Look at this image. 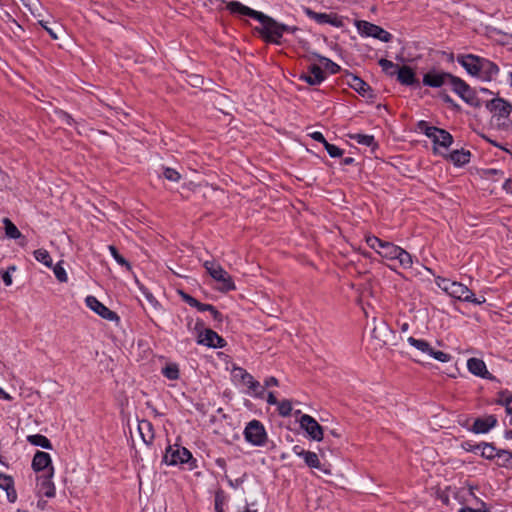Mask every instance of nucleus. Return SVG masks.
Returning <instances> with one entry per match:
<instances>
[{"label": "nucleus", "instance_id": "nucleus-31", "mask_svg": "<svg viewBox=\"0 0 512 512\" xmlns=\"http://www.w3.org/2000/svg\"><path fill=\"white\" fill-rule=\"evenodd\" d=\"M312 58L318 59L321 63L324 64L325 68L329 70L331 74H336L340 71V66L336 63H334L329 58H326L324 56H321L320 54L316 52H312L310 56H308V59L311 60Z\"/></svg>", "mask_w": 512, "mask_h": 512}, {"label": "nucleus", "instance_id": "nucleus-54", "mask_svg": "<svg viewBox=\"0 0 512 512\" xmlns=\"http://www.w3.org/2000/svg\"><path fill=\"white\" fill-rule=\"evenodd\" d=\"M311 138L317 142H320L322 143L323 145H325V142H327V140L325 139V137L323 136V134L319 131H315L313 133L310 134Z\"/></svg>", "mask_w": 512, "mask_h": 512}, {"label": "nucleus", "instance_id": "nucleus-45", "mask_svg": "<svg viewBox=\"0 0 512 512\" xmlns=\"http://www.w3.org/2000/svg\"><path fill=\"white\" fill-rule=\"evenodd\" d=\"M55 277L59 282L65 283L68 281L67 273L62 266V261L58 262L53 268Z\"/></svg>", "mask_w": 512, "mask_h": 512}, {"label": "nucleus", "instance_id": "nucleus-50", "mask_svg": "<svg viewBox=\"0 0 512 512\" xmlns=\"http://www.w3.org/2000/svg\"><path fill=\"white\" fill-rule=\"evenodd\" d=\"M164 177L173 182H178L181 178L180 173L172 168H165L164 170Z\"/></svg>", "mask_w": 512, "mask_h": 512}, {"label": "nucleus", "instance_id": "nucleus-4", "mask_svg": "<svg viewBox=\"0 0 512 512\" xmlns=\"http://www.w3.org/2000/svg\"><path fill=\"white\" fill-rule=\"evenodd\" d=\"M247 442L254 446H263L267 441V434L263 424L258 420L250 421L244 430Z\"/></svg>", "mask_w": 512, "mask_h": 512}, {"label": "nucleus", "instance_id": "nucleus-19", "mask_svg": "<svg viewBox=\"0 0 512 512\" xmlns=\"http://www.w3.org/2000/svg\"><path fill=\"white\" fill-rule=\"evenodd\" d=\"M497 423L498 420L495 415H487L482 418L479 417L474 420L470 430L475 434H485L494 428Z\"/></svg>", "mask_w": 512, "mask_h": 512}, {"label": "nucleus", "instance_id": "nucleus-13", "mask_svg": "<svg viewBox=\"0 0 512 512\" xmlns=\"http://www.w3.org/2000/svg\"><path fill=\"white\" fill-rule=\"evenodd\" d=\"M85 302L91 310L96 312L103 319H106L109 321H116V322L119 321V316L117 315V313L110 310L108 307H106L96 297L87 296L85 299Z\"/></svg>", "mask_w": 512, "mask_h": 512}, {"label": "nucleus", "instance_id": "nucleus-29", "mask_svg": "<svg viewBox=\"0 0 512 512\" xmlns=\"http://www.w3.org/2000/svg\"><path fill=\"white\" fill-rule=\"evenodd\" d=\"M471 153L467 150H454L449 154V159L457 166L465 165L470 161Z\"/></svg>", "mask_w": 512, "mask_h": 512}, {"label": "nucleus", "instance_id": "nucleus-1", "mask_svg": "<svg viewBox=\"0 0 512 512\" xmlns=\"http://www.w3.org/2000/svg\"><path fill=\"white\" fill-rule=\"evenodd\" d=\"M226 3V9L233 15L248 16L261 23V27H256L255 31L260 34L263 40L267 43L280 44V39L284 32L294 33L298 30L297 27H291L282 23H278L272 17L251 9L239 1L221 0Z\"/></svg>", "mask_w": 512, "mask_h": 512}, {"label": "nucleus", "instance_id": "nucleus-52", "mask_svg": "<svg viewBox=\"0 0 512 512\" xmlns=\"http://www.w3.org/2000/svg\"><path fill=\"white\" fill-rule=\"evenodd\" d=\"M441 98L447 104H449L453 109L459 110L460 106L454 102V100L446 93H441Z\"/></svg>", "mask_w": 512, "mask_h": 512}, {"label": "nucleus", "instance_id": "nucleus-42", "mask_svg": "<svg viewBox=\"0 0 512 512\" xmlns=\"http://www.w3.org/2000/svg\"><path fill=\"white\" fill-rule=\"evenodd\" d=\"M109 251L119 265L126 267L127 270H131L130 263L118 252L115 246L110 245Z\"/></svg>", "mask_w": 512, "mask_h": 512}, {"label": "nucleus", "instance_id": "nucleus-6", "mask_svg": "<svg viewBox=\"0 0 512 512\" xmlns=\"http://www.w3.org/2000/svg\"><path fill=\"white\" fill-rule=\"evenodd\" d=\"M357 28L361 35L373 37L382 42H389L392 39V35L389 32H387L380 26L370 23L368 21H358Z\"/></svg>", "mask_w": 512, "mask_h": 512}, {"label": "nucleus", "instance_id": "nucleus-59", "mask_svg": "<svg viewBox=\"0 0 512 512\" xmlns=\"http://www.w3.org/2000/svg\"><path fill=\"white\" fill-rule=\"evenodd\" d=\"M222 505H223V501L220 498V496L217 494L215 497V511L216 512H224Z\"/></svg>", "mask_w": 512, "mask_h": 512}, {"label": "nucleus", "instance_id": "nucleus-22", "mask_svg": "<svg viewBox=\"0 0 512 512\" xmlns=\"http://www.w3.org/2000/svg\"><path fill=\"white\" fill-rule=\"evenodd\" d=\"M498 73L499 68L494 62L483 57L481 58L479 77L485 81H492L495 79Z\"/></svg>", "mask_w": 512, "mask_h": 512}, {"label": "nucleus", "instance_id": "nucleus-15", "mask_svg": "<svg viewBox=\"0 0 512 512\" xmlns=\"http://www.w3.org/2000/svg\"><path fill=\"white\" fill-rule=\"evenodd\" d=\"M347 84L362 97L367 99H373L375 97L370 85L356 75H347Z\"/></svg>", "mask_w": 512, "mask_h": 512}, {"label": "nucleus", "instance_id": "nucleus-62", "mask_svg": "<svg viewBox=\"0 0 512 512\" xmlns=\"http://www.w3.org/2000/svg\"><path fill=\"white\" fill-rule=\"evenodd\" d=\"M267 403L270 404V405H277L279 403V401L277 400V398L275 397L273 392H269L268 393V395H267Z\"/></svg>", "mask_w": 512, "mask_h": 512}, {"label": "nucleus", "instance_id": "nucleus-47", "mask_svg": "<svg viewBox=\"0 0 512 512\" xmlns=\"http://www.w3.org/2000/svg\"><path fill=\"white\" fill-rule=\"evenodd\" d=\"M249 390L253 393L255 397L263 398L265 394V387L261 386V384L254 380L251 382V385H248Z\"/></svg>", "mask_w": 512, "mask_h": 512}, {"label": "nucleus", "instance_id": "nucleus-37", "mask_svg": "<svg viewBox=\"0 0 512 512\" xmlns=\"http://www.w3.org/2000/svg\"><path fill=\"white\" fill-rule=\"evenodd\" d=\"M396 259L399 261L400 265L407 269V268H411L412 267V264H413V260H412V256L410 253H408L406 250H404L403 248H399L398 252H397V257Z\"/></svg>", "mask_w": 512, "mask_h": 512}, {"label": "nucleus", "instance_id": "nucleus-60", "mask_svg": "<svg viewBox=\"0 0 512 512\" xmlns=\"http://www.w3.org/2000/svg\"><path fill=\"white\" fill-rule=\"evenodd\" d=\"M209 312L211 313L214 320H216L218 322L223 321V315L214 306H213V310H210Z\"/></svg>", "mask_w": 512, "mask_h": 512}, {"label": "nucleus", "instance_id": "nucleus-8", "mask_svg": "<svg viewBox=\"0 0 512 512\" xmlns=\"http://www.w3.org/2000/svg\"><path fill=\"white\" fill-rule=\"evenodd\" d=\"M407 341L410 345L415 347L417 350L429 355L430 357H432L440 362L446 363V362H449L452 358L450 354H447L443 351L434 350L431 347V345L425 340L416 339L414 337H409L407 339Z\"/></svg>", "mask_w": 512, "mask_h": 512}, {"label": "nucleus", "instance_id": "nucleus-40", "mask_svg": "<svg viewBox=\"0 0 512 512\" xmlns=\"http://www.w3.org/2000/svg\"><path fill=\"white\" fill-rule=\"evenodd\" d=\"M34 257L37 261L43 263L47 267H52V258L46 249H37L34 251Z\"/></svg>", "mask_w": 512, "mask_h": 512}, {"label": "nucleus", "instance_id": "nucleus-63", "mask_svg": "<svg viewBox=\"0 0 512 512\" xmlns=\"http://www.w3.org/2000/svg\"><path fill=\"white\" fill-rule=\"evenodd\" d=\"M146 297L148 299V301L150 302V304L154 307V308H157V306L159 305L158 301L155 299V297L151 294V293H147L146 294Z\"/></svg>", "mask_w": 512, "mask_h": 512}, {"label": "nucleus", "instance_id": "nucleus-23", "mask_svg": "<svg viewBox=\"0 0 512 512\" xmlns=\"http://www.w3.org/2000/svg\"><path fill=\"white\" fill-rule=\"evenodd\" d=\"M430 139L434 144V151L437 150L436 146H440L447 149L453 143L452 135L448 131L438 127H436L434 136H432Z\"/></svg>", "mask_w": 512, "mask_h": 512}, {"label": "nucleus", "instance_id": "nucleus-55", "mask_svg": "<svg viewBox=\"0 0 512 512\" xmlns=\"http://www.w3.org/2000/svg\"><path fill=\"white\" fill-rule=\"evenodd\" d=\"M243 374V379L241 380L244 385L248 387V385H251V382H253L255 379L253 376L248 373L247 371L241 372Z\"/></svg>", "mask_w": 512, "mask_h": 512}, {"label": "nucleus", "instance_id": "nucleus-14", "mask_svg": "<svg viewBox=\"0 0 512 512\" xmlns=\"http://www.w3.org/2000/svg\"><path fill=\"white\" fill-rule=\"evenodd\" d=\"M307 70V73L299 75V80L305 81L310 86L319 85L326 79L323 69L317 64L309 65Z\"/></svg>", "mask_w": 512, "mask_h": 512}, {"label": "nucleus", "instance_id": "nucleus-58", "mask_svg": "<svg viewBox=\"0 0 512 512\" xmlns=\"http://www.w3.org/2000/svg\"><path fill=\"white\" fill-rule=\"evenodd\" d=\"M462 447L466 450V451H474L475 449H480L481 448V443L478 444V445H472L469 441H466L462 444Z\"/></svg>", "mask_w": 512, "mask_h": 512}, {"label": "nucleus", "instance_id": "nucleus-46", "mask_svg": "<svg viewBox=\"0 0 512 512\" xmlns=\"http://www.w3.org/2000/svg\"><path fill=\"white\" fill-rule=\"evenodd\" d=\"M418 129L423 132L428 138H431L434 136V133L436 131L435 126H430L426 121L421 120L417 124Z\"/></svg>", "mask_w": 512, "mask_h": 512}, {"label": "nucleus", "instance_id": "nucleus-27", "mask_svg": "<svg viewBox=\"0 0 512 512\" xmlns=\"http://www.w3.org/2000/svg\"><path fill=\"white\" fill-rule=\"evenodd\" d=\"M0 488L6 491L7 498L11 503L16 501L17 494L14 489V480L11 476L0 474Z\"/></svg>", "mask_w": 512, "mask_h": 512}, {"label": "nucleus", "instance_id": "nucleus-32", "mask_svg": "<svg viewBox=\"0 0 512 512\" xmlns=\"http://www.w3.org/2000/svg\"><path fill=\"white\" fill-rule=\"evenodd\" d=\"M496 403L505 407L507 414L512 415V393L508 390H503L498 393Z\"/></svg>", "mask_w": 512, "mask_h": 512}, {"label": "nucleus", "instance_id": "nucleus-11", "mask_svg": "<svg viewBox=\"0 0 512 512\" xmlns=\"http://www.w3.org/2000/svg\"><path fill=\"white\" fill-rule=\"evenodd\" d=\"M455 76L448 72L437 71L435 69L428 71L423 76V84L432 88L442 87L444 84L452 83Z\"/></svg>", "mask_w": 512, "mask_h": 512}, {"label": "nucleus", "instance_id": "nucleus-28", "mask_svg": "<svg viewBox=\"0 0 512 512\" xmlns=\"http://www.w3.org/2000/svg\"><path fill=\"white\" fill-rule=\"evenodd\" d=\"M138 431L141 435L143 442L146 445H149L153 442L154 431H153V426L150 421L140 420L138 423Z\"/></svg>", "mask_w": 512, "mask_h": 512}, {"label": "nucleus", "instance_id": "nucleus-3", "mask_svg": "<svg viewBox=\"0 0 512 512\" xmlns=\"http://www.w3.org/2000/svg\"><path fill=\"white\" fill-rule=\"evenodd\" d=\"M452 90L467 104L475 108L482 106L481 100L477 97L476 92L464 80L455 76L452 78Z\"/></svg>", "mask_w": 512, "mask_h": 512}, {"label": "nucleus", "instance_id": "nucleus-26", "mask_svg": "<svg viewBox=\"0 0 512 512\" xmlns=\"http://www.w3.org/2000/svg\"><path fill=\"white\" fill-rule=\"evenodd\" d=\"M306 14L317 21L319 24H332L333 26L339 27L342 25L341 20L337 18V16H332L326 13H317L312 11L311 9H306Z\"/></svg>", "mask_w": 512, "mask_h": 512}, {"label": "nucleus", "instance_id": "nucleus-2", "mask_svg": "<svg viewBox=\"0 0 512 512\" xmlns=\"http://www.w3.org/2000/svg\"><path fill=\"white\" fill-rule=\"evenodd\" d=\"M204 267L207 270L208 274L218 283L220 286L218 289L221 292H228L235 290V284L232 280V277L225 271L222 266L215 261H205Z\"/></svg>", "mask_w": 512, "mask_h": 512}, {"label": "nucleus", "instance_id": "nucleus-21", "mask_svg": "<svg viewBox=\"0 0 512 512\" xmlns=\"http://www.w3.org/2000/svg\"><path fill=\"white\" fill-rule=\"evenodd\" d=\"M53 474L54 468L50 467L47 475H43L38 478V480L40 481L39 491L48 498H52L55 496V486L52 482Z\"/></svg>", "mask_w": 512, "mask_h": 512}, {"label": "nucleus", "instance_id": "nucleus-43", "mask_svg": "<svg viewBox=\"0 0 512 512\" xmlns=\"http://www.w3.org/2000/svg\"><path fill=\"white\" fill-rule=\"evenodd\" d=\"M163 375L170 379L176 380L179 378V368L176 364H169L165 366L162 370Z\"/></svg>", "mask_w": 512, "mask_h": 512}, {"label": "nucleus", "instance_id": "nucleus-24", "mask_svg": "<svg viewBox=\"0 0 512 512\" xmlns=\"http://www.w3.org/2000/svg\"><path fill=\"white\" fill-rule=\"evenodd\" d=\"M50 467H52L50 455L46 452L37 451L32 460L33 470L36 472H39V471H43L47 468L49 470Z\"/></svg>", "mask_w": 512, "mask_h": 512}, {"label": "nucleus", "instance_id": "nucleus-51", "mask_svg": "<svg viewBox=\"0 0 512 512\" xmlns=\"http://www.w3.org/2000/svg\"><path fill=\"white\" fill-rule=\"evenodd\" d=\"M178 294L180 295L182 300L184 302H186L188 305H190L191 307H195L196 306L197 301H198L197 299H195L194 297H192L188 293L184 292L183 290H178Z\"/></svg>", "mask_w": 512, "mask_h": 512}, {"label": "nucleus", "instance_id": "nucleus-33", "mask_svg": "<svg viewBox=\"0 0 512 512\" xmlns=\"http://www.w3.org/2000/svg\"><path fill=\"white\" fill-rule=\"evenodd\" d=\"M27 441L34 446H39L48 450L53 449L50 440L46 436L41 434L29 435L27 436Z\"/></svg>", "mask_w": 512, "mask_h": 512}, {"label": "nucleus", "instance_id": "nucleus-38", "mask_svg": "<svg viewBox=\"0 0 512 512\" xmlns=\"http://www.w3.org/2000/svg\"><path fill=\"white\" fill-rule=\"evenodd\" d=\"M349 137L353 140H355L358 144L365 145V146H377L375 143L374 136L372 135H365V134H349Z\"/></svg>", "mask_w": 512, "mask_h": 512}, {"label": "nucleus", "instance_id": "nucleus-57", "mask_svg": "<svg viewBox=\"0 0 512 512\" xmlns=\"http://www.w3.org/2000/svg\"><path fill=\"white\" fill-rule=\"evenodd\" d=\"M59 117L68 125H71L73 122V118L64 111L59 112Z\"/></svg>", "mask_w": 512, "mask_h": 512}, {"label": "nucleus", "instance_id": "nucleus-56", "mask_svg": "<svg viewBox=\"0 0 512 512\" xmlns=\"http://www.w3.org/2000/svg\"><path fill=\"white\" fill-rule=\"evenodd\" d=\"M195 308L199 311H210V310H213V305L205 304V303H201V302L197 301Z\"/></svg>", "mask_w": 512, "mask_h": 512}, {"label": "nucleus", "instance_id": "nucleus-17", "mask_svg": "<svg viewBox=\"0 0 512 512\" xmlns=\"http://www.w3.org/2000/svg\"><path fill=\"white\" fill-rule=\"evenodd\" d=\"M199 344L212 348H223L225 340L212 329H205L204 333L198 335Z\"/></svg>", "mask_w": 512, "mask_h": 512}, {"label": "nucleus", "instance_id": "nucleus-61", "mask_svg": "<svg viewBox=\"0 0 512 512\" xmlns=\"http://www.w3.org/2000/svg\"><path fill=\"white\" fill-rule=\"evenodd\" d=\"M265 387H271V386H278L279 382L278 379L275 377H269L265 380Z\"/></svg>", "mask_w": 512, "mask_h": 512}, {"label": "nucleus", "instance_id": "nucleus-35", "mask_svg": "<svg viewBox=\"0 0 512 512\" xmlns=\"http://www.w3.org/2000/svg\"><path fill=\"white\" fill-rule=\"evenodd\" d=\"M3 224L5 227V234L7 237L11 239H19L22 236L19 229L14 225V223L9 218H4Z\"/></svg>", "mask_w": 512, "mask_h": 512}, {"label": "nucleus", "instance_id": "nucleus-20", "mask_svg": "<svg viewBox=\"0 0 512 512\" xmlns=\"http://www.w3.org/2000/svg\"><path fill=\"white\" fill-rule=\"evenodd\" d=\"M397 81L404 86H419L414 70L407 65H403L398 69Z\"/></svg>", "mask_w": 512, "mask_h": 512}, {"label": "nucleus", "instance_id": "nucleus-9", "mask_svg": "<svg viewBox=\"0 0 512 512\" xmlns=\"http://www.w3.org/2000/svg\"><path fill=\"white\" fill-rule=\"evenodd\" d=\"M190 459H192L191 452L185 447L180 446H177L175 449L169 446L163 456V462L167 465L184 464Z\"/></svg>", "mask_w": 512, "mask_h": 512}, {"label": "nucleus", "instance_id": "nucleus-44", "mask_svg": "<svg viewBox=\"0 0 512 512\" xmlns=\"http://www.w3.org/2000/svg\"><path fill=\"white\" fill-rule=\"evenodd\" d=\"M39 23L49 33V35L53 39H58L57 32H61L62 31V28L59 25H56L54 23V27H52V26L49 25L50 24L49 21H44V20L39 21Z\"/></svg>", "mask_w": 512, "mask_h": 512}, {"label": "nucleus", "instance_id": "nucleus-18", "mask_svg": "<svg viewBox=\"0 0 512 512\" xmlns=\"http://www.w3.org/2000/svg\"><path fill=\"white\" fill-rule=\"evenodd\" d=\"M467 368L469 372L475 376L488 380H495V377L487 370L485 362L480 358H469L467 361Z\"/></svg>", "mask_w": 512, "mask_h": 512}, {"label": "nucleus", "instance_id": "nucleus-30", "mask_svg": "<svg viewBox=\"0 0 512 512\" xmlns=\"http://www.w3.org/2000/svg\"><path fill=\"white\" fill-rule=\"evenodd\" d=\"M399 248V246L391 242L383 241L380 249L378 250V254L384 258L394 260L397 257V252Z\"/></svg>", "mask_w": 512, "mask_h": 512}, {"label": "nucleus", "instance_id": "nucleus-48", "mask_svg": "<svg viewBox=\"0 0 512 512\" xmlns=\"http://www.w3.org/2000/svg\"><path fill=\"white\" fill-rule=\"evenodd\" d=\"M324 147H325L327 153L332 158L341 157L343 155V150L340 149L339 147H337L334 144H330L329 142H325Z\"/></svg>", "mask_w": 512, "mask_h": 512}, {"label": "nucleus", "instance_id": "nucleus-64", "mask_svg": "<svg viewBox=\"0 0 512 512\" xmlns=\"http://www.w3.org/2000/svg\"><path fill=\"white\" fill-rule=\"evenodd\" d=\"M459 512H490V511L488 509H484L483 511H481V510H476V509H473L470 507H463L459 510Z\"/></svg>", "mask_w": 512, "mask_h": 512}, {"label": "nucleus", "instance_id": "nucleus-5", "mask_svg": "<svg viewBox=\"0 0 512 512\" xmlns=\"http://www.w3.org/2000/svg\"><path fill=\"white\" fill-rule=\"evenodd\" d=\"M372 326L371 338L374 341L376 348H382L387 344L389 338L393 334V331L384 320L377 319L375 317L372 319Z\"/></svg>", "mask_w": 512, "mask_h": 512}, {"label": "nucleus", "instance_id": "nucleus-34", "mask_svg": "<svg viewBox=\"0 0 512 512\" xmlns=\"http://www.w3.org/2000/svg\"><path fill=\"white\" fill-rule=\"evenodd\" d=\"M496 458V464L499 467L512 469V452L504 449H499Z\"/></svg>", "mask_w": 512, "mask_h": 512}, {"label": "nucleus", "instance_id": "nucleus-16", "mask_svg": "<svg viewBox=\"0 0 512 512\" xmlns=\"http://www.w3.org/2000/svg\"><path fill=\"white\" fill-rule=\"evenodd\" d=\"M481 58L473 54H467L459 55L457 61L470 75L479 76Z\"/></svg>", "mask_w": 512, "mask_h": 512}, {"label": "nucleus", "instance_id": "nucleus-10", "mask_svg": "<svg viewBox=\"0 0 512 512\" xmlns=\"http://www.w3.org/2000/svg\"><path fill=\"white\" fill-rule=\"evenodd\" d=\"M486 109L493 114V117L508 118L512 112V104L507 100L496 97L485 103Z\"/></svg>", "mask_w": 512, "mask_h": 512}, {"label": "nucleus", "instance_id": "nucleus-39", "mask_svg": "<svg viewBox=\"0 0 512 512\" xmlns=\"http://www.w3.org/2000/svg\"><path fill=\"white\" fill-rule=\"evenodd\" d=\"M481 448H482V453H481L482 457L489 459V460L497 458L496 454H498V449H496V447L493 444L483 442V443H481Z\"/></svg>", "mask_w": 512, "mask_h": 512}, {"label": "nucleus", "instance_id": "nucleus-7", "mask_svg": "<svg viewBox=\"0 0 512 512\" xmlns=\"http://www.w3.org/2000/svg\"><path fill=\"white\" fill-rule=\"evenodd\" d=\"M445 291H447L452 297L457 298L462 301L471 302L475 304H481L485 302V298L479 300L475 297L474 293L465 285L452 282L449 286H446Z\"/></svg>", "mask_w": 512, "mask_h": 512}, {"label": "nucleus", "instance_id": "nucleus-25", "mask_svg": "<svg viewBox=\"0 0 512 512\" xmlns=\"http://www.w3.org/2000/svg\"><path fill=\"white\" fill-rule=\"evenodd\" d=\"M300 457H303L308 467L318 469L325 474H330L329 470L323 468L318 455L315 452L300 449Z\"/></svg>", "mask_w": 512, "mask_h": 512}, {"label": "nucleus", "instance_id": "nucleus-53", "mask_svg": "<svg viewBox=\"0 0 512 512\" xmlns=\"http://www.w3.org/2000/svg\"><path fill=\"white\" fill-rule=\"evenodd\" d=\"M10 270L14 271L15 267L12 266L7 271H4L2 273V280H3V282L5 283L6 286H10L12 284V277H11L10 272H9Z\"/></svg>", "mask_w": 512, "mask_h": 512}, {"label": "nucleus", "instance_id": "nucleus-49", "mask_svg": "<svg viewBox=\"0 0 512 512\" xmlns=\"http://www.w3.org/2000/svg\"><path fill=\"white\" fill-rule=\"evenodd\" d=\"M366 243L370 248L374 249L378 253V250L380 249V247L383 243V240L372 235V236L366 237Z\"/></svg>", "mask_w": 512, "mask_h": 512}, {"label": "nucleus", "instance_id": "nucleus-41", "mask_svg": "<svg viewBox=\"0 0 512 512\" xmlns=\"http://www.w3.org/2000/svg\"><path fill=\"white\" fill-rule=\"evenodd\" d=\"M277 411L280 416L288 417L292 412V403L290 400L284 399L277 404Z\"/></svg>", "mask_w": 512, "mask_h": 512}, {"label": "nucleus", "instance_id": "nucleus-36", "mask_svg": "<svg viewBox=\"0 0 512 512\" xmlns=\"http://www.w3.org/2000/svg\"><path fill=\"white\" fill-rule=\"evenodd\" d=\"M378 64L381 66L383 72H385L388 76L397 75V71L400 68L397 64L385 58H381L378 61Z\"/></svg>", "mask_w": 512, "mask_h": 512}, {"label": "nucleus", "instance_id": "nucleus-12", "mask_svg": "<svg viewBox=\"0 0 512 512\" xmlns=\"http://www.w3.org/2000/svg\"><path fill=\"white\" fill-rule=\"evenodd\" d=\"M300 427L315 441H321L324 438L322 426L310 415L303 414L299 420Z\"/></svg>", "mask_w": 512, "mask_h": 512}]
</instances>
